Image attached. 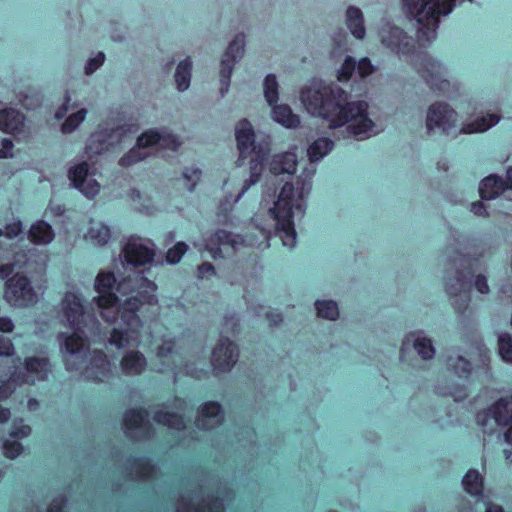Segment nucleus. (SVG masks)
<instances>
[{
    "label": "nucleus",
    "mask_w": 512,
    "mask_h": 512,
    "mask_svg": "<svg viewBox=\"0 0 512 512\" xmlns=\"http://www.w3.org/2000/svg\"><path fill=\"white\" fill-rule=\"evenodd\" d=\"M68 113L69 115L61 126V131L64 134H70L75 131L87 115V109L81 107L78 102L71 103V97L66 92L63 104L55 112V118L62 119Z\"/></svg>",
    "instance_id": "412c9836"
},
{
    "label": "nucleus",
    "mask_w": 512,
    "mask_h": 512,
    "mask_svg": "<svg viewBox=\"0 0 512 512\" xmlns=\"http://www.w3.org/2000/svg\"><path fill=\"white\" fill-rule=\"evenodd\" d=\"M0 130L10 133L15 137L24 138L27 136L25 117L13 108L0 111Z\"/></svg>",
    "instance_id": "393cba45"
},
{
    "label": "nucleus",
    "mask_w": 512,
    "mask_h": 512,
    "mask_svg": "<svg viewBox=\"0 0 512 512\" xmlns=\"http://www.w3.org/2000/svg\"><path fill=\"white\" fill-rule=\"evenodd\" d=\"M13 143L10 139L4 138L1 142L0 158H10L13 156L12 153Z\"/></svg>",
    "instance_id": "052dcab7"
},
{
    "label": "nucleus",
    "mask_w": 512,
    "mask_h": 512,
    "mask_svg": "<svg viewBox=\"0 0 512 512\" xmlns=\"http://www.w3.org/2000/svg\"><path fill=\"white\" fill-rule=\"evenodd\" d=\"M116 283L113 273L101 271L95 279V290L98 296L94 298L101 317L108 323L116 321L118 316L126 326L125 330L114 328L111 332L109 343L118 349L130 347L139 342V333L142 321L137 315L138 310L144 304L156 305L158 303L155 294L157 285L144 277L141 273L128 276L118 285L121 293H132L122 304L112 293Z\"/></svg>",
    "instance_id": "f257e3e1"
},
{
    "label": "nucleus",
    "mask_w": 512,
    "mask_h": 512,
    "mask_svg": "<svg viewBox=\"0 0 512 512\" xmlns=\"http://www.w3.org/2000/svg\"><path fill=\"white\" fill-rule=\"evenodd\" d=\"M492 413L501 426H506L512 422V396L499 399L492 405Z\"/></svg>",
    "instance_id": "58836bf2"
},
{
    "label": "nucleus",
    "mask_w": 512,
    "mask_h": 512,
    "mask_svg": "<svg viewBox=\"0 0 512 512\" xmlns=\"http://www.w3.org/2000/svg\"><path fill=\"white\" fill-rule=\"evenodd\" d=\"M445 257L449 270H454V276L448 278L446 282V291L455 312L463 314L469 306L470 295L468 283L461 269L469 268L471 260L469 256L462 254L453 247L446 249Z\"/></svg>",
    "instance_id": "0eeeda50"
},
{
    "label": "nucleus",
    "mask_w": 512,
    "mask_h": 512,
    "mask_svg": "<svg viewBox=\"0 0 512 512\" xmlns=\"http://www.w3.org/2000/svg\"><path fill=\"white\" fill-rule=\"evenodd\" d=\"M14 329V323L9 317H0V331L9 333Z\"/></svg>",
    "instance_id": "69168bd1"
},
{
    "label": "nucleus",
    "mask_w": 512,
    "mask_h": 512,
    "mask_svg": "<svg viewBox=\"0 0 512 512\" xmlns=\"http://www.w3.org/2000/svg\"><path fill=\"white\" fill-rule=\"evenodd\" d=\"M334 146L328 138H319L308 149V156L312 162L318 161L328 154Z\"/></svg>",
    "instance_id": "79ce46f5"
},
{
    "label": "nucleus",
    "mask_w": 512,
    "mask_h": 512,
    "mask_svg": "<svg viewBox=\"0 0 512 512\" xmlns=\"http://www.w3.org/2000/svg\"><path fill=\"white\" fill-rule=\"evenodd\" d=\"M55 233L52 227L45 221L38 220L35 222L28 233L29 240L37 245H46L52 242Z\"/></svg>",
    "instance_id": "c9c22d12"
},
{
    "label": "nucleus",
    "mask_w": 512,
    "mask_h": 512,
    "mask_svg": "<svg viewBox=\"0 0 512 512\" xmlns=\"http://www.w3.org/2000/svg\"><path fill=\"white\" fill-rule=\"evenodd\" d=\"M30 433V426L24 424L22 419L15 420L13 422L12 430L10 432V437L12 439H7L3 443L4 455L10 459H14L17 456H19L23 451V447L15 439L27 437L30 435Z\"/></svg>",
    "instance_id": "bb28decb"
},
{
    "label": "nucleus",
    "mask_w": 512,
    "mask_h": 512,
    "mask_svg": "<svg viewBox=\"0 0 512 512\" xmlns=\"http://www.w3.org/2000/svg\"><path fill=\"white\" fill-rule=\"evenodd\" d=\"M186 410L187 403L182 399H176L173 405H165L157 410L153 419L158 424L180 431L185 428L184 415Z\"/></svg>",
    "instance_id": "4be33fe9"
},
{
    "label": "nucleus",
    "mask_w": 512,
    "mask_h": 512,
    "mask_svg": "<svg viewBox=\"0 0 512 512\" xmlns=\"http://www.w3.org/2000/svg\"><path fill=\"white\" fill-rule=\"evenodd\" d=\"M422 78L432 87L445 90L448 82L445 79L446 70L442 64L427 54L418 55L413 62Z\"/></svg>",
    "instance_id": "a211bd4d"
},
{
    "label": "nucleus",
    "mask_w": 512,
    "mask_h": 512,
    "mask_svg": "<svg viewBox=\"0 0 512 512\" xmlns=\"http://www.w3.org/2000/svg\"><path fill=\"white\" fill-rule=\"evenodd\" d=\"M192 62L189 58L181 61L175 71V83L177 90L183 92L190 86Z\"/></svg>",
    "instance_id": "ea45409f"
},
{
    "label": "nucleus",
    "mask_w": 512,
    "mask_h": 512,
    "mask_svg": "<svg viewBox=\"0 0 512 512\" xmlns=\"http://www.w3.org/2000/svg\"><path fill=\"white\" fill-rule=\"evenodd\" d=\"M104 60L105 54L103 52H99L94 58L88 60L85 66V73L87 75L94 73L104 63Z\"/></svg>",
    "instance_id": "5fc2aeb1"
},
{
    "label": "nucleus",
    "mask_w": 512,
    "mask_h": 512,
    "mask_svg": "<svg viewBox=\"0 0 512 512\" xmlns=\"http://www.w3.org/2000/svg\"><path fill=\"white\" fill-rule=\"evenodd\" d=\"M124 433L135 440L149 438L152 435V426L145 410H128L123 418Z\"/></svg>",
    "instance_id": "6ab92c4d"
},
{
    "label": "nucleus",
    "mask_w": 512,
    "mask_h": 512,
    "mask_svg": "<svg viewBox=\"0 0 512 512\" xmlns=\"http://www.w3.org/2000/svg\"><path fill=\"white\" fill-rule=\"evenodd\" d=\"M266 318L269 321L270 325H278L282 322V316L276 312H268L266 313Z\"/></svg>",
    "instance_id": "774afa93"
},
{
    "label": "nucleus",
    "mask_w": 512,
    "mask_h": 512,
    "mask_svg": "<svg viewBox=\"0 0 512 512\" xmlns=\"http://www.w3.org/2000/svg\"><path fill=\"white\" fill-rule=\"evenodd\" d=\"M261 241H258L252 237L243 238L238 234H234L228 232L226 230H217L210 238L207 240L206 248L210 251L213 258L223 257L225 254H229L230 252H235L242 246H262L264 243V247H269L268 243V234L260 230Z\"/></svg>",
    "instance_id": "6e6552de"
},
{
    "label": "nucleus",
    "mask_w": 512,
    "mask_h": 512,
    "mask_svg": "<svg viewBox=\"0 0 512 512\" xmlns=\"http://www.w3.org/2000/svg\"><path fill=\"white\" fill-rule=\"evenodd\" d=\"M447 365L460 377H467L471 371L470 362L460 355L449 356Z\"/></svg>",
    "instance_id": "a18cd8bd"
},
{
    "label": "nucleus",
    "mask_w": 512,
    "mask_h": 512,
    "mask_svg": "<svg viewBox=\"0 0 512 512\" xmlns=\"http://www.w3.org/2000/svg\"><path fill=\"white\" fill-rule=\"evenodd\" d=\"M272 107V119L286 128H297L300 125V118L292 112L287 104H274Z\"/></svg>",
    "instance_id": "f704fd0d"
},
{
    "label": "nucleus",
    "mask_w": 512,
    "mask_h": 512,
    "mask_svg": "<svg viewBox=\"0 0 512 512\" xmlns=\"http://www.w3.org/2000/svg\"><path fill=\"white\" fill-rule=\"evenodd\" d=\"M500 120V117L496 114H488L487 116H482L477 118L476 120L463 124L460 129V133L471 134L484 132L496 125Z\"/></svg>",
    "instance_id": "4c0bfd02"
},
{
    "label": "nucleus",
    "mask_w": 512,
    "mask_h": 512,
    "mask_svg": "<svg viewBox=\"0 0 512 512\" xmlns=\"http://www.w3.org/2000/svg\"><path fill=\"white\" fill-rule=\"evenodd\" d=\"M498 350L502 359L512 362V336L508 333H500L498 336Z\"/></svg>",
    "instance_id": "09e8293b"
},
{
    "label": "nucleus",
    "mask_w": 512,
    "mask_h": 512,
    "mask_svg": "<svg viewBox=\"0 0 512 512\" xmlns=\"http://www.w3.org/2000/svg\"><path fill=\"white\" fill-rule=\"evenodd\" d=\"M471 211L477 216H487V209L482 202H474L471 204Z\"/></svg>",
    "instance_id": "338daca9"
},
{
    "label": "nucleus",
    "mask_w": 512,
    "mask_h": 512,
    "mask_svg": "<svg viewBox=\"0 0 512 512\" xmlns=\"http://www.w3.org/2000/svg\"><path fill=\"white\" fill-rule=\"evenodd\" d=\"M64 505L65 499L62 496L57 497L51 502L47 512H63Z\"/></svg>",
    "instance_id": "e2e57ef3"
},
{
    "label": "nucleus",
    "mask_w": 512,
    "mask_h": 512,
    "mask_svg": "<svg viewBox=\"0 0 512 512\" xmlns=\"http://www.w3.org/2000/svg\"><path fill=\"white\" fill-rule=\"evenodd\" d=\"M411 346L423 360L432 359L435 355V348L431 339L420 332L411 333L404 338L401 354L403 355Z\"/></svg>",
    "instance_id": "cd10ccee"
},
{
    "label": "nucleus",
    "mask_w": 512,
    "mask_h": 512,
    "mask_svg": "<svg viewBox=\"0 0 512 512\" xmlns=\"http://www.w3.org/2000/svg\"><path fill=\"white\" fill-rule=\"evenodd\" d=\"M506 188V182L501 177L489 175L481 181L479 192L483 200H491L498 197Z\"/></svg>",
    "instance_id": "72a5a7b5"
},
{
    "label": "nucleus",
    "mask_w": 512,
    "mask_h": 512,
    "mask_svg": "<svg viewBox=\"0 0 512 512\" xmlns=\"http://www.w3.org/2000/svg\"><path fill=\"white\" fill-rule=\"evenodd\" d=\"M381 44L398 56H411L415 51V43L402 28L391 23H384L379 29Z\"/></svg>",
    "instance_id": "f8f14e48"
},
{
    "label": "nucleus",
    "mask_w": 512,
    "mask_h": 512,
    "mask_svg": "<svg viewBox=\"0 0 512 512\" xmlns=\"http://www.w3.org/2000/svg\"><path fill=\"white\" fill-rule=\"evenodd\" d=\"M345 22L351 34L359 39H364L366 29L364 25V16L362 11L355 6H349L345 13Z\"/></svg>",
    "instance_id": "473e14b6"
},
{
    "label": "nucleus",
    "mask_w": 512,
    "mask_h": 512,
    "mask_svg": "<svg viewBox=\"0 0 512 512\" xmlns=\"http://www.w3.org/2000/svg\"><path fill=\"white\" fill-rule=\"evenodd\" d=\"M176 512H223V503L210 496L184 495L177 504Z\"/></svg>",
    "instance_id": "5701e85b"
},
{
    "label": "nucleus",
    "mask_w": 512,
    "mask_h": 512,
    "mask_svg": "<svg viewBox=\"0 0 512 512\" xmlns=\"http://www.w3.org/2000/svg\"><path fill=\"white\" fill-rule=\"evenodd\" d=\"M126 475L131 480H150L157 477V467L146 458H129L124 464Z\"/></svg>",
    "instance_id": "a878e982"
},
{
    "label": "nucleus",
    "mask_w": 512,
    "mask_h": 512,
    "mask_svg": "<svg viewBox=\"0 0 512 512\" xmlns=\"http://www.w3.org/2000/svg\"><path fill=\"white\" fill-rule=\"evenodd\" d=\"M224 421V411L220 403L208 401L199 406L196 426L202 430H212L220 426Z\"/></svg>",
    "instance_id": "b1692460"
},
{
    "label": "nucleus",
    "mask_w": 512,
    "mask_h": 512,
    "mask_svg": "<svg viewBox=\"0 0 512 512\" xmlns=\"http://www.w3.org/2000/svg\"><path fill=\"white\" fill-rule=\"evenodd\" d=\"M245 45V35L243 33H238L229 43L222 56L220 65V94L222 97H224L229 91L230 79L234 65L244 56Z\"/></svg>",
    "instance_id": "ddd939ff"
},
{
    "label": "nucleus",
    "mask_w": 512,
    "mask_h": 512,
    "mask_svg": "<svg viewBox=\"0 0 512 512\" xmlns=\"http://www.w3.org/2000/svg\"><path fill=\"white\" fill-rule=\"evenodd\" d=\"M495 414L492 413V406L486 410H483L477 414V423L483 429L484 433H493L498 426H501L495 419Z\"/></svg>",
    "instance_id": "c03bdc74"
},
{
    "label": "nucleus",
    "mask_w": 512,
    "mask_h": 512,
    "mask_svg": "<svg viewBox=\"0 0 512 512\" xmlns=\"http://www.w3.org/2000/svg\"><path fill=\"white\" fill-rule=\"evenodd\" d=\"M201 172L197 169H193L191 171H186L183 173L184 179L187 181L186 187L189 191H192L200 179Z\"/></svg>",
    "instance_id": "4d7b16f0"
},
{
    "label": "nucleus",
    "mask_w": 512,
    "mask_h": 512,
    "mask_svg": "<svg viewBox=\"0 0 512 512\" xmlns=\"http://www.w3.org/2000/svg\"><path fill=\"white\" fill-rule=\"evenodd\" d=\"M463 487L472 496L481 497L483 492V477L477 470H469L462 480Z\"/></svg>",
    "instance_id": "a19ab883"
},
{
    "label": "nucleus",
    "mask_w": 512,
    "mask_h": 512,
    "mask_svg": "<svg viewBox=\"0 0 512 512\" xmlns=\"http://www.w3.org/2000/svg\"><path fill=\"white\" fill-rule=\"evenodd\" d=\"M300 100L308 113L328 122L329 128L347 125V131L357 140L377 134L368 117L365 101L349 102L348 93L337 84L314 82L302 88Z\"/></svg>",
    "instance_id": "f03ea898"
},
{
    "label": "nucleus",
    "mask_w": 512,
    "mask_h": 512,
    "mask_svg": "<svg viewBox=\"0 0 512 512\" xmlns=\"http://www.w3.org/2000/svg\"><path fill=\"white\" fill-rule=\"evenodd\" d=\"M77 371H81L85 379L94 382H104L112 376L111 364L106 354L99 350L89 352L87 340L84 362Z\"/></svg>",
    "instance_id": "2eb2a0df"
},
{
    "label": "nucleus",
    "mask_w": 512,
    "mask_h": 512,
    "mask_svg": "<svg viewBox=\"0 0 512 512\" xmlns=\"http://www.w3.org/2000/svg\"><path fill=\"white\" fill-rule=\"evenodd\" d=\"M155 253L156 246L150 239L132 236L124 244L121 256L126 264L138 267L151 263Z\"/></svg>",
    "instance_id": "4468645a"
},
{
    "label": "nucleus",
    "mask_w": 512,
    "mask_h": 512,
    "mask_svg": "<svg viewBox=\"0 0 512 512\" xmlns=\"http://www.w3.org/2000/svg\"><path fill=\"white\" fill-rule=\"evenodd\" d=\"M22 232V224L20 221L8 224L5 227L4 234L8 238H15Z\"/></svg>",
    "instance_id": "bf43d9fd"
},
{
    "label": "nucleus",
    "mask_w": 512,
    "mask_h": 512,
    "mask_svg": "<svg viewBox=\"0 0 512 512\" xmlns=\"http://www.w3.org/2000/svg\"><path fill=\"white\" fill-rule=\"evenodd\" d=\"M101 132L103 133L109 147H112L121 143L123 138L126 136L128 129L125 126H117L115 128L101 129Z\"/></svg>",
    "instance_id": "de8ad7c7"
},
{
    "label": "nucleus",
    "mask_w": 512,
    "mask_h": 512,
    "mask_svg": "<svg viewBox=\"0 0 512 512\" xmlns=\"http://www.w3.org/2000/svg\"><path fill=\"white\" fill-rule=\"evenodd\" d=\"M25 372L15 370L13 372V381H19L23 384L33 385L37 381H46L52 371V365L48 357L32 356L24 360Z\"/></svg>",
    "instance_id": "f3484780"
},
{
    "label": "nucleus",
    "mask_w": 512,
    "mask_h": 512,
    "mask_svg": "<svg viewBox=\"0 0 512 512\" xmlns=\"http://www.w3.org/2000/svg\"><path fill=\"white\" fill-rule=\"evenodd\" d=\"M147 368V359L138 350H129L124 353L120 360L121 372L126 376H137Z\"/></svg>",
    "instance_id": "c85d7f7f"
},
{
    "label": "nucleus",
    "mask_w": 512,
    "mask_h": 512,
    "mask_svg": "<svg viewBox=\"0 0 512 512\" xmlns=\"http://www.w3.org/2000/svg\"><path fill=\"white\" fill-rule=\"evenodd\" d=\"M402 11L418 23L417 38L421 45L436 38L440 16L448 15L455 0H401Z\"/></svg>",
    "instance_id": "39448f33"
},
{
    "label": "nucleus",
    "mask_w": 512,
    "mask_h": 512,
    "mask_svg": "<svg viewBox=\"0 0 512 512\" xmlns=\"http://www.w3.org/2000/svg\"><path fill=\"white\" fill-rule=\"evenodd\" d=\"M68 177L73 187L78 189L88 198H93L99 193L100 185L89 174V164L86 160L73 164L68 171Z\"/></svg>",
    "instance_id": "aec40b11"
},
{
    "label": "nucleus",
    "mask_w": 512,
    "mask_h": 512,
    "mask_svg": "<svg viewBox=\"0 0 512 512\" xmlns=\"http://www.w3.org/2000/svg\"><path fill=\"white\" fill-rule=\"evenodd\" d=\"M198 271L201 277H208L215 274L214 266L208 262L202 263L198 267Z\"/></svg>",
    "instance_id": "0e129e2a"
},
{
    "label": "nucleus",
    "mask_w": 512,
    "mask_h": 512,
    "mask_svg": "<svg viewBox=\"0 0 512 512\" xmlns=\"http://www.w3.org/2000/svg\"><path fill=\"white\" fill-rule=\"evenodd\" d=\"M109 145L106 142V139L101 132V130L93 133L87 140L85 146V155L86 158L90 161H93L95 157L104 153L109 149Z\"/></svg>",
    "instance_id": "e433bc0d"
},
{
    "label": "nucleus",
    "mask_w": 512,
    "mask_h": 512,
    "mask_svg": "<svg viewBox=\"0 0 512 512\" xmlns=\"http://www.w3.org/2000/svg\"><path fill=\"white\" fill-rule=\"evenodd\" d=\"M181 145L178 137L167 130H149L138 137L136 145L119 160L122 167L132 166L156 152L176 151Z\"/></svg>",
    "instance_id": "423d86ee"
},
{
    "label": "nucleus",
    "mask_w": 512,
    "mask_h": 512,
    "mask_svg": "<svg viewBox=\"0 0 512 512\" xmlns=\"http://www.w3.org/2000/svg\"><path fill=\"white\" fill-rule=\"evenodd\" d=\"M475 288L478 292L482 294H487L489 292V286L487 283V279L483 275H477L475 278Z\"/></svg>",
    "instance_id": "680f3d73"
},
{
    "label": "nucleus",
    "mask_w": 512,
    "mask_h": 512,
    "mask_svg": "<svg viewBox=\"0 0 512 512\" xmlns=\"http://www.w3.org/2000/svg\"><path fill=\"white\" fill-rule=\"evenodd\" d=\"M62 312L73 332H62L57 335L60 353L67 370H78L84 362L86 350L85 329L96 332L97 319L84 312L81 297L73 292L65 294Z\"/></svg>",
    "instance_id": "7ed1b4c3"
},
{
    "label": "nucleus",
    "mask_w": 512,
    "mask_h": 512,
    "mask_svg": "<svg viewBox=\"0 0 512 512\" xmlns=\"http://www.w3.org/2000/svg\"><path fill=\"white\" fill-rule=\"evenodd\" d=\"M266 155L254 154V157L249 162V178L245 179L242 185L241 190L236 195L234 202L239 201V199L244 195V193L253 185L260 181L263 169H264V158Z\"/></svg>",
    "instance_id": "2f4dec72"
},
{
    "label": "nucleus",
    "mask_w": 512,
    "mask_h": 512,
    "mask_svg": "<svg viewBox=\"0 0 512 512\" xmlns=\"http://www.w3.org/2000/svg\"><path fill=\"white\" fill-rule=\"evenodd\" d=\"M4 299L14 307H28L37 302L31 281L23 274L16 273L5 282Z\"/></svg>",
    "instance_id": "9d476101"
},
{
    "label": "nucleus",
    "mask_w": 512,
    "mask_h": 512,
    "mask_svg": "<svg viewBox=\"0 0 512 512\" xmlns=\"http://www.w3.org/2000/svg\"><path fill=\"white\" fill-rule=\"evenodd\" d=\"M312 169L309 174L297 180V187L290 182H286L274 200L272 195L264 192L263 201H272L273 206L269 208L270 216L276 221V228L280 234L283 245L294 247L296 242V233L293 226L295 216H303L305 212V199L311 190L310 179L314 174Z\"/></svg>",
    "instance_id": "20e7f679"
},
{
    "label": "nucleus",
    "mask_w": 512,
    "mask_h": 512,
    "mask_svg": "<svg viewBox=\"0 0 512 512\" xmlns=\"http://www.w3.org/2000/svg\"><path fill=\"white\" fill-rule=\"evenodd\" d=\"M355 70L356 61L350 56L346 57L345 61L343 62L342 66L338 71V80L347 81L352 76V73Z\"/></svg>",
    "instance_id": "864d4df0"
},
{
    "label": "nucleus",
    "mask_w": 512,
    "mask_h": 512,
    "mask_svg": "<svg viewBox=\"0 0 512 512\" xmlns=\"http://www.w3.org/2000/svg\"><path fill=\"white\" fill-rule=\"evenodd\" d=\"M264 97L269 106H273L279 99V84L274 74H269L263 82Z\"/></svg>",
    "instance_id": "37998d69"
},
{
    "label": "nucleus",
    "mask_w": 512,
    "mask_h": 512,
    "mask_svg": "<svg viewBox=\"0 0 512 512\" xmlns=\"http://www.w3.org/2000/svg\"><path fill=\"white\" fill-rule=\"evenodd\" d=\"M14 346L10 339L0 336V356H12Z\"/></svg>",
    "instance_id": "13d9d810"
},
{
    "label": "nucleus",
    "mask_w": 512,
    "mask_h": 512,
    "mask_svg": "<svg viewBox=\"0 0 512 512\" xmlns=\"http://www.w3.org/2000/svg\"><path fill=\"white\" fill-rule=\"evenodd\" d=\"M23 385L22 382L13 381V373L7 380H1L0 383V400L7 399L18 386Z\"/></svg>",
    "instance_id": "603ef678"
},
{
    "label": "nucleus",
    "mask_w": 512,
    "mask_h": 512,
    "mask_svg": "<svg viewBox=\"0 0 512 512\" xmlns=\"http://www.w3.org/2000/svg\"><path fill=\"white\" fill-rule=\"evenodd\" d=\"M112 233L108 225L101 221H90L89 228L84 238L93 246H105L111 239Z\"/></svg>",
    "instance_id": "7c9ffc66"
},
{
    "label": "nucleus",
    "mask_w": 512,
    "mask_h": 512,
    "mask_svg": "<svg viewBox=\"0 0 512 512\" xmlns=\"http://www.w3.org/2000/svg\"><path fill=\"white\" fill-rule=\"evenodd\" d=\"M356 70L360 78H364L373 73L374 67L368 58H362L356 63Z\"/></svg>",
    "instance_id": "6e6d98bb"
},
{
    "label": "nucleus",
    "mask_w": 512,
    "mask_h": 512,
    "mask_svg": "<svg viewBox=\"0 0 512 512\" xmlns=\"http://www.w3.org/2000/svg\"><path fill=\"white\" fill-rule=\"evenodd\" d=\"M239 358L237 345L227 337H220L211 354V365L215 375L227 373Z\"/></svg>",
    "instance_id": "dca6fc26"
},
{
    "label": "nucleus",
    "mask_w": 512,
    "mask_h": 512,
    "mask_svg": "<svg viewBox=\"0 0 512 512\" xmlns=\"http://www.w3.org/2000/svg\"><path fill=\"white\" fill-rule=\"evenodd\" d=\"M175 353V342L172 338L164 337L156 348V356L161 361L171 358Z\"/></svg>",
    "instance_id": "8fccbe9b"
},
{
    "label": "nucleus",
    "mask_w": 512,
    "mask_h": 512,
    "mask_svg": "<svg viewBox=\"0 0 512 512\" xmlns=\"http://www.w3.org/2000/svg\"><path fill=\"white\" fill-rule=\"evenodd\" d=\"M458 123V113L445 102H435L431 104L426 113V130L428 134L436 129L443 134L449 135L456 129Z\"/></svg>",
    "instance_id": "9b49d317"
},
{
    "label": "nucleus",
    "mask_w": 512,
    "mask_h": 512,
    "mask_svg": "<svg viewBox=\"0 0 512 512\" xmlns=\"http://www.w3.org/2000/svg\"><path fill=\"white\" fill-rule=\"evenodd\" d=\"M319 317L335 320L339 316V310L336 302L331 300L317 301L315 303Z\"/></svg>",
    "instance_id": "49530a36"
},
{
    "label": "nucleus",
    "mask_w": 512,
    "mask_h": 512,
    "mask_svg": "<svg viewBox=\"0 0 512 512\" xmlns=\"http://www.w3.org/2000/svg\"><path fill=\"white\" fill-rule=\"evenodd\" d=\"M297 156L294 152H284L273 156L269 170L274 175L293 174L296 170Z\"/></svg>",
    "instance_id": "c756f323"
},
{
    "label": "nucleus",
    "mask_w": 512,
    "mask_h": 512,
    "mask_svg": "<svg viewBox=\"0 0 512 512\" xmlns=\"http://www.w3.org/2000/svg\"><path fill=\"white\" fill-rule=\"evenodd\" d=\"M188 250L185 242H177L166 253V262L169 264H177Z\"/></svg>",
    "instance_id": "3c124183"
},
{
    "label": "nucleus",
    "mask_w": 512,
    "mask_h": 512,
    "mask_svg": "<svg viewBox=\"0 0 512 512\" xmlns=\"http://www.w3.org/2000/svg\"><path fill=\"white\" fill-rule=\"evenodd\" d=\"M235 137L240 157L237 160V166L241 165V160L250 154L267 155L270 150V139L264 137L256 142V136L251 123L243 119L235 127Z\"/></svg>",
    "instance_id": "1a4fd4ad"
}]
</instances>
